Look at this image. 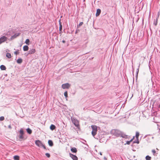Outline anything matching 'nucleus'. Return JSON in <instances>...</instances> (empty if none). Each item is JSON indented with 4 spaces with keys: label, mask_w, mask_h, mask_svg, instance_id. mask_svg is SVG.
<instances>
[{
    "label": "nucleus",
    "mask_w": 160,
    "mask_h": 160,
    "mask_svg": "<svg viewBox=\"0 0 160 160\" xmlns=\"http://www.w3.org/2000/svg\"><path fill=\"white\" fill-rule=\"evenodd\" d=\"M91 127L92 129V134L93 136H94L97 134V131L98 130V127L96 125H92Z\"/></svg>",
    "instance_id": "nucleus-1"
},
{
    "label": "nucleus",
    "mask_w": 160,
    "mask_h": 160,
    "mask_svg": "<svg viewBox=\"0 0 160 160\" xmlns=\"http://www.w3.org/2000/svg\"><path fill=\"white\" fill-rule=\"evenodd\" d=\"M72 122L75 126L78 128L79 127V122L78 120L75 119H72Z\"/></svg>",
    "instance_id": "nucleus-2"
},
{
    "label": "nucleus",
    "mask_w": 160,
    "mask_h": 160,
    "mask_svg": "<svg viewBox=\"0 0 160 160\" xmlns=\"http://www.w3.org/2000/svg\"><path fill=\"white\" fill-rule=\"evenodd\" d=\"M122 132L119 130H115L114 134L116 136L118 137L120 136Z\"/></svg>",
    "instance_id": "nucleus-3"
},
{
    "label": "nucleus",
    "mask_w": 160,
    "mask_h": 160,
    "mask_svg": "<svg viewBox=\"0 0 160 160\" xmlns=\"http://www.w3.org/2000/svg\"><path fill=\"white\" fill-rule=\"evenodd\" d=\"M70 85L68 83L62 84V88L63 89H68L70 87Z\"/></svg>",
    "instance_id": "nucleus-4"
},
{
    "label": "nucleus",
    "mask_w": 160,
    "mask_h": 160,
    "mask_svg": "<svg viewBox=\"0 0 160 160\" xmlns=\"http://www.w3.org/2000/svg\"><path fill=\"white\" fill-rule=\"evenodd\" d=\"M7 38L3 36L0 38V44L7 40Z\"/></svg>",
    "instance_id": "nucleus-5"
},
{
    "label": "nucleus",
    "mask_w": 160,
    "mask_h": 160,
    "mask_svg": "<svg viewBox=\"0 0 160 160\" xmlns=\"http://www.w3.org/2000/svg\"><path fill=\"white\" fill-rule=\"evenodd\" d=\"M35 143L37 146L39 147H41L42 146L43 144V143H42V142L39 140L36 141Z\"/></svg>",
    "instance_id": "nucleus-6"
},
{
    "label": "nucleus",
    "mask_w": 160,
    "mask_h": 160,
    "mask_svg": "<svg viewBox=\"0 0 160 160\" xmlns=\"http://www.w3.org/2000/svg\"><path fill=\"white\" fill-rule=\"evenodd\" d=\"M70 156L73 160H78V159L76 155L70 153Z\"/></svg>",
    "instance_id": "nucleus-7"
},
{
    "label": "nucleus",
    "mask_w": 160,
    "mask_h": 160,
    "mask_svg": "<svg viewBox=\"0 0 160 160\" xmlns=\"http://www.w3.org/2000/svg\"><path fill=\"white\" fill-rule=\"evenodd\" d=\"M36 52V50L34 49H32L30 50L29 51V54H32L35 53Z\"/></svg>",
    "instance_id": "nucleus-8"
},
{
    "label": "nucleus",
    "mask_w": 160,
    "mask_h": 160,
    "mask_svg": "<svg viewBox=\"0 0 160 160\" xmlns=\"http://www.w3.org/2000/svg\"><path fill=\"white\" fill-rule=\"evenodd\" d=\"M101 12V10L99 9H98L97 10V12L96 14V15L97 17L99 15Z\"/></svg>",
    "instance_id": "nucleus-9"
},
{
    "label": "nucleus",
    "mask_w": 160,
    "mask_h": 160,
    "mask_svg": "<svg viewBox=\"0 0 160 160\" xmlns=\"http://www.w3.org/2000/svg\"><path fill=\"white\" fill-rule=\"evenodd\" d=\"M120 137L123 138H127L128 137V136L126 135L125 134H124V133H122V132H121V135H120Z\"/></svg>",
    "instance_id": "nucleus-10"
},
{
    "label": "nucleus",
    "mask_w": 160,
    "mask_h": 160,
    "mask_svg": "<svg viewBox=\"0 0 160 160\" xmlns=\"http://www.w3.org/2000/svg\"><path fill=\"white\" fill-rule=\"evenodd\" d=\"M23 49L24 51H27L28 50V46L25 45L23 46Z\"/></svg>",
    "instance_id": "nucleus-11"
},
{
    "label": "nucleus",
    "mask_w": 160,
    "mask_h": 160,
    "mask_svg": "<svg viewBox=\"0 0 160 160\" xmlns=\"http://www.w3.org/2000/svg\"><path fill=\"white\" fill-rule=\"evenodd\" d=\"M26 131L29 134H31L32 133V130L29 128L27 129Z\"/></svg>",
    "instance_id": "nucleus-12"
},
{
    "label": "nucleus",
    "mask_w": 160,
    "mask_h": 160,
    "mask_svg": "<svg viewBox=\"0 0 160 160\" xmlns=\"http://www.w3.org/2000/svg\"><path fill=\"white\" fill-rule=\"evenodd\" d=\"M48 143L50 146H52L53 145V143L52 140H49L48 141Z\"/></svg>",
    "instance_id": "nucleus-13"
},
{
    "label": "nucleus",
    "mask_w": 160,
    "mask_h": 160,
    "mask_svg": "<svg viewBox=\"0 0 160 160\" xmlns=\"http://www.w3.org/2000/svg\"><path fill=\"white\" fill-rule=\"evenodd\" d=\"M71 150L72 152H73L76 153L77 152V150L75 148H72L71 149Z\"/></svg>",
    "instance_id": "nucleus-14"
},
{
    "label": "nucleus",
    "mask_w": 160,
    "mask_h": 160,
    "mask_svg": "<svg viewBox=\"0 0 160 160\" xmlns=\"http://www.w3.org/2000/svg\"><path fill=\"white\" fill-rule=\"evenodd\" d=\"M50 128L51 130H53L56 128V127L54 125L52 124L50 126Z\"/></svg>",
    "instance_id": "nucleus-15"
},
{
    "label": "nucleus",
    "mask_w": 160,
    "mask_h": 160,
    "mask_svg": "<svg viewBox=\"0 0 160 160\" xmlns=\"http://www.w3.org/2000/svg\"><path fill=\"white\" fill-rule=\"evenodd\" d=\"M22 59L21 58H19L18 59L17 61V63L18 64H21L22 63Z\"/></svg>",
    "instance_id": "nucleus-16"
},
{
    "label": "nucleus",
    "mask_w": 160,
    "mask_h": 160,
    "mask_svg": "<svg viewBox=\"0 0 160 160\" xmlns=\"http://www.w3.org/2000/svg\"><path fill=\"white\" fill-rule=\"evenodd\" d=\"M0 69L2 70H5L6 69V68L5 66L2 65L0 66Z\"/></svg>",
    "instance_id": "nucleus-17"
},
{
    "label": "nucleus",
    "mask_w": 160,
    "mask_h": 160,
    "mask_svg": "<svg viewBox=\"0 0 160 160\" xmlns=\"http://www.w3.org/2000/svg\"><path fill=\"white\" fill-rule=\"evenodd\" d=\"M134 138V137L130 141H127L126 142V144H127L128 145H129L130 144V142H132L133 139ZM126 144H125V145Z\"/></svg>",
    "instance_id": "nucleus-18"
},
{
    "label": "nucleus",
    "mask_w": 160,
    "mask_h": 160,
    "mask_svg": "<svg viewBox=\"0 0 160 160\" xmlns=\"http://www.w3.org/2000/svg\"><path fill=\"white\" fill-rule=\"evenodd\" d=\"M13 158L15 160H19V157L18 155L14 156Z\"/></svg>",
    "instance_id": "nucleus-19"
},
{
    "label": "nucleus",
    "mask_w": 160,
    "mask_h": 160,
    "mask_svg": "<svg viewBox=\"0 0 160 160\" xmlns=\"http://www.w3.org/2000/svg\"><path fill=\"white\" fill-rule=\"evenodd\" d=\"M6 57L8 58H11L12 56L10 53H7L6 54Z\"/></svg>",
    "instance_id": "nucleus-20"
},
{
    "label": "nucleus",
    "mask_w": 160,
    "mask_h": 160,
    "mask_svg": "<svg viewBox=\"0 0 160 160\" xmlns=\"http://www.w3.org/2000/svg\"><path fill=\"white\" fill-rule=\"evenodd\" d=\"M29 40L28 39H27L25 41V43L27 45H29Z\"/></svg>",
    "instance_id": "nucleus-21"
},
{
    "label": "nucleus",
    "mask_w": 160,
    "mask_h": 160,
    "mask_svg": "<svg viewBox=\"0 0 160 160\" xmlns=\"http://www.w3.org/2000/svg\"><path fill=\"white\" fill-rule=\"evenodd\" d=\"M146 159L147 160H150L151 157L149 156H147L146 157Z\"/></svg>",
    "instance_id": "nucleus-22"
},
{
    "label": "nucleus",
    "mask_w": 160,
    "mask_h": 160,
    "mask_svg": "<svg viewBox=\"0 0 160 160\" xmlns=\"http://www.w3.org/2000/svg\"><path fill=\"white\" fill-rule=\"evenodd\" d=\"M19 132H20V134H24L23 131L22 129H21L19 131Z\"/></svg>",
    "instance_id": "nucleus-23"
},
{
    "label": "nucleus",
    "mask_w": 160,
    "mask_h": 160,
    "mask_svg": "<svg viewBox=\"0 0 160 160\" xmlns=\"http://www.w3.org/2000/svg\"><path fill=\"white\" fill-rule=\"evenodd\" d=\"M23 135V134H20L19 136V138L21 139H23L24 138Z\"/></svg>",
    "instance_id": "nucleus-24"
},
{
    "label": "nucleus",
    "mask_w": 160,
    "mask_h": 160,
    "mask_svg": "<svg viewBox=\"0 0 160 160\" xmlns=\"http://www.w3.org/2000/svg\"><path fill=\"white\" fill-rule=\"evenodd\" d=\"M139 136V133L138 132H136V138L138 139V138Z\"/></svg>",
    "instance_id": "nucleus-25"
},
{
    "label": "nucleus",
    "mask_w": 160,
    "mask_h": 160,
    "mask_svg": "<svg viewBox=\"0 0 160 160\" xmlns=\"http://www.w3.org/2000/svg\"><path fill=\"white\" fill-rule=\"evenodd\" d=\"M64 95L65 97L66 98L68 97V92L67 91L65 92H64Z\"/></svg>",
    "instance_id": "nucleus-26"
},
{
    "label": "nucleus",
    "mask_w": 160,
    "mask_h": 160,
    "mask_svg": "<svg viewBox=\"0 0 160 160\" xmlns=\"http://www.w3.org/2000/svg\"><path fill=\"white\" fill-rule=\"evenodd\" d=\"M4 119V118L3 116L0 117V121H3Z\"/></svg>",
    "instance_id": "nucleus-27"
},
{
    "label": "nucleus",
    "mask_w": 160,
    "mask_h": 160,
    "mask_svg": "<svg viewBox=\"0 0 160 160\" xmlns=\"http://www.w3.org/2000/svg\"><path fill=\"white\" fill-rule=\"evenodd\" d=\"M45 155H46V156L47 157H48V158H49V157H50V154H49V153H46L45 154Z\"/></svg>",
    "instance_id": "nucleus-28"
},
{
    "label": "nucleus",
    "mask_w": 160,
    "mask_h": 160,
    "mask_svg": "<svg viewBox=\"0 0 160 160\" xmlns=\"http://www.w3.org/2000/svg\"><path fill=\"white\" fill-rule=\"evenodd\" d=\"M83 24V22H80L79 23V24L78 25V26L79 27H80V26H81Z\"/></svg>",
    "instance_id": "nucleus-29"
},
{
    "label": "nucleus",
    "mask_w": 160,
    "mask_h": 160,
    "mask_svg": "<svg viewBox=\"0 0 160 160\" xmlns=\"http://www.w3.org/2000/svg\"><path fill=\"white\" fill-rule=\"evenodd\" d=\"M62 29V26L60 25L59 26V30L60 31H61Z\"/></svg>",
    "instance_id": "nucleus-30"
},
{
    "label": "nucleus",
    "mask_w": 160,
    "mask_h": 160,
    "mask_svg": "<svg viewBox=\"0 0 160 160\" xmlns=\"http://www.w3.org/2000/svg\"><path fill=\"white\" fill-rule=\"evenodd\" d=\"M152 152L154 154L156 153V151L154 149L152 150Z\"/></svg>",
    "instance_id": "nucleus-31"
},
{
    "label": "nucleus",
    "mask_w": 160,
    "mask_h": 160,
    "mask_svg": "<svg viewBox=\"0 0 160 160\" xmlns=\"http://www.w3.org/2000/svg\"><path fill=\"white\" fill-rule=\"evenodd\" d=\"M59 26L62 25V22H61V20L60 19L59 20Z\"/></svg>",
    "instance_id": "nucleus-32"
},
{
    "label": "nucleus",
    "mask_w": 160,
    "mask_h": 160,
    "mask_svg": "<svg viewBox=\"0 0 160 160\" xmlns=\"http://www.w3.org/2000/svg\"><path fill=\"white\" fill-rule=\"evenodd\" d=\"M41 147H42L44 149H46V147L43 144H42V146Z\"/></svg>",
    "instance_id": "nucleus-33"
},
{
    "label": "nucleus",
    "mask_w": 160,
    "mask_h": 160,
    "mask_svg": "<svg viewBox=\"0 0 160 160\" xmlns=\"http://www.w3.org/2000/svg\"><path fill=\"white\" fill-rule=\"evenodd\" d=\"M19 52L18 51H15L14 52V53L16 54L17 55V54H18Z\"/></svg>",
    "instance_id": "nucleus-34"
},
{
    "label": "nucleus",
    "mask_w": 160,
    "mask_h": 160,
    "mask_svg": "<svg viewBox=\"0 0 160 160\" xmlns=\"http://www.w3.org/2000/svg\"><path fill=\"white\" fill-rule=\"evenodd\" d=\"M62 42L63 43H64L65 42V41L64 40H63Z\"/></svg>",
    "instance_id": "nucleus-35"
},
{
    "label": "nucleus",
    "mask_w": 160,
    "mask_h": 160,
    "mask_svg": "<svg viewBox=\"0 0 160 160\" xmlns=\"http://www.w3.org/2000/svg\"><path fill=\"white\" fill-rule=\"evenodd\" d=\"M9 128H11V126L10 125L9 126Z\"/></svg>",
    "instance_id": "nucleus-36"
},
{
    "label": "nucleus",
    "mask_w": 160,
    "mask_h": 160,
    "mask_svg": "<svg viewBox=\"0 0 160 160\" xmlns=\"http://www.w3.org/2000/svg\"><path fill=\"white\" fill-rule=\"evenodd\" d=\"M100 155H102L101 152H100Z\"/></svg>",
    "instance_id": "nucleus-37"
},
{
    "label": "nucleus",
    "mask_w": 160,
    "mask_h": 160,
    "mask_svg": "<svg viewBox=\"0 0 160 160\" xmlns=\"http://www.w3.org/2000/svg\"><path fill=\"white\" fill-rule=\"evenodd\" d=\"M155 25H157V23L155 24Z\"/></svg>",
    "instance_id": "nucleus-38"
},
{
    "label": "nucleus",
    "mask_w": 160,
    "mask_h": 160,
    "mask_svg": "<svg viewBox=\"0 0 160 160\" xmlns=\"http://www.w3.org/2000/svg\"><path fill=\"white\" fill-rule=\"evenodd\" d=\"M159 129V130H160V128Z\"/></svg>",
    "instance_id": "nucleus-39"
}]
</instances>
